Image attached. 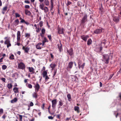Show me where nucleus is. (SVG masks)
Here are the masks:
<instances>
[{
    "instance_id": "f257e3e1",
    "label": "nucleus",
    "mask_w": 121,
    "mask_h": 121,
    "mask_svg": "<svg viewBox=\"0 0 121 121\" xmlns=\"http://www.w3.org/2000/svg\"><path fill=\"white\" fill-rule=\"evenodd\" d=\"M103 56V61L106 64H108L110 60L109 56L108 54H104Z\"/></svg>"
},
{
    "instance_id": "f03ea898",
    "label": "nucleus",
    "mask_w": 121,
    "mask_h": 121,
    "mask_svg": "<svg viewBox=\"0 0 121 121\" xmlns=\"http://www.w3.org/2000/svg\"><path fill=\"white\" fill-rule=\"evenodd\" d=\"M87 15L85 14L84 15L81 20L80 25H84L86 22L87 21Z\"/></svg>"
},
{
    "instance_id": "7ed1b4c3",
    "label": "nucleus",
    "mask_w": 121,
    "mask_h": 121,
    "mask_svg": "<svg viewBox=\"0 0 121 121\" xmlns=\"http://www.w3.org/2000/svg\"><path fill=\"white\" fill-rule=\"evenodd\" d=\"M21 33L20 31H18L17 32V43L16 44L18 46H19L20 45V40L21 37Z\"/></svg>"
},
{
    "instance_id": "20e7f679",
    "label": "nucleus",
    "mask_w": 121,
    "mask_h": 121,
    "mask_svg": "<svg viewBox=\"0 0 121 121\" xmlns=\"http://www.w3.org/2000/svg\"><path fill=\"white\" fill-rule=\"evenodd\" d=\"M18 67L19 69L23 70L25 69L26 66L24 63L21 62L18 64Z\"/></svg>"
},
{
    "instance_id": "39448f33",
    "label": "nucleus",
    "mask_w": 121,
    "mask_h": 121,
    "mask_svg": "<svg viewBox=\"0 0 121 121\" xmlns=\"http://www.w3.org/2000/svg\"><path fill=\"white\" fill-rule=\"evenodd\" d=\"M73 64V63L72 61L69 62L68 67L66 68V69L67 71H70V69L72 68Z\"/></svg>"
},
{
    "instance_id": "423d86ee",
    "label": "nucleus",
    "mask_w": 121,
    "mask_h": 121,
    "mask_svg": "<svg viewBox=\"0 0 121 121\" xmlns=\"http://www.w3.org/2000/svg\"><path fill=\"white\" fill-rule=\"evenodd\" d=\"M35 86H34L35 89V92H38L40 89V86L38 82H36L35 84L34 83Z\"/></svg>"
},
{
    "instance_id": "0eeeda50",
    "label": "nucleus",
    "mask_w": 121,
    "mask_h": 121,
    "mask_svg": "<svg viewBox=\"0 0 121 121\" xmlns=\"http://www.w3.org/2000/svg\"><path fill=\"white\" fill-rule=\"evenodd\" d=\"M52 107L53 108H55L57 103V99H55L52 101Z\"/></svg>"
},
{
    "instance_id": "6e6552de",
    "label": "nucleus",
    "mask_w": 121,
    "mask_h": 121,
    "mask_svg": "<svg viewBox=\"0 0 121 121\" xmlns=\"http://www.w3.org/2000/svg\"><path fill=\"white\" fill-rule=\"evenodd\" d=\"M102 32V29L101 28L97 29L95 30L94 32V33L97 34H100Z\"/></svg>"
},
{
    "instance_id": "1a4fd4ad",
    "label": "nucleus",
    "mask_w": 121,
    "mask_h": 121,
    "mask_svg": "<svg viewBox=\"0 0 121 121\" xmlns=\"http://www.w3.org/2000/svg\"><path fill=\"white\" fill-rule=\"evenodd\" d=\"M121 17L120 15H118V17L115 16L113 17V20L115 22L117 23L119 21V17Z\"/></svg>"
},
{
    "instance_id": "9d476101",
    "label": "nucleus",
    "mask_w": 121,
    "mask_h": 121,
    "mask_svg": "<svg viewBox=\"0 0 121 121\" xmlns=\"http://www.w3.org/2000/svg\"><path fill=\"white\" fill-rule=\"evenodd\" d=\"M89 37L88 35H82L81 36V38L84 41L86 42L87 38Z\"/></svg>"
},
{
    "instance_id": "9b49d317",
    "label": "nucleus",
    "mask_w": 121,
    "mask_h": 121,
    "mask_svg": "<svg viewBox=\"0 0 121 121\" xmlns=\"http://www.w3.org/2000/svg\"><path fill=\"white\" fill-rule=\"evenodd\" d=\"M73 49L72 48H70V49L69 50L67 49V52L69 53V55L70 56H72L73 55Z\"/></svg>"
},
{
    "instance_id": "f8f14e48",
    "label": "nucleus",
    "mask_w": 121,
    "mask_h": 121,
    "mask_svg": "<svg viewBox=\"0 0 121 121\" xmlns=\"http://www.w3.org/2000/svg\"><path fill=\"white\" fill-rule=\"evenodd\" d=\"M58 32L59 34H62L64 33V31L65 30L63 28H61L60 27H59L58 28Z\"/></svg>"
},
{
    "instance_id": "ddd939ff",
    "label": "nucleus",
    "mask_w": 121,
    "mask_h": 121,
    "mask_svg": "<svg viewBox=\"0 0 121 121\" xmlns=\"http://www.w3.org/2000/svg\"><path fill=\"white\" fill-rule=\"evenodd\" d=\"M57 45L58 47V48L59 49L60 51L61 52L62 51L63 49L62 48V45L60 41V44H58Z\"/></svg>"
},
{
    "instance_id": "4468645a",
    "label": "nucleus",
    "mask_w": 121,
    "mask_h": 121,
    "mask_svg": "<svg viewBox=\"0 0 121 121\" xmlns=\"http://www.w3.org/2000/svg\"><path fill=\"white\" fill-rule=\"evenodd\" d=\"M28 69L29 71L31 73V74L34 73L35 69L32 67H28Z\"/></svg>"
},
{
    "instance_id": "2eb2a0df",
    "label": "nucleus",
    "mask_w": 121,
    "mask_h": 121,
    "mask_svg": "<svg viewBox=\"0 0 121 121\" xmlns=\"http://www.w3.org/2000/svg\"><path fill=\"white\" fill-rule=\"evenodd\" d=\"M25 13L26 15L28 16H30L31 14L29 10L28 9H26L25 10Z\"/></svg>"
},
{
    "instance_id": "dca6fc26",
    "label": "nucleus",
    "mask_w": 121,
    "mask_h": 121,
    "mask_svg": "<svg viewBox=\"0 0 121 121\" xmlns=\"http://www.w3.org/2000/svg\"><path fill=\"white\" fill-rule=\"evenodd\" d=\"M4 39H6V40L4 41V43L5 44H7L9 43H10V41L9 39L8 38V37H5L4 38Z\"/></svg>"
},
{
    "instance_id": "f3484780",
    "label": "nucleus",
    "mask_w": 121,
    "mask_h": 121,
    "mask_svg": "<svg viewBox=\"0 0 121 121\" xmlns=\"http://www.w3.org/2000/svg\"><path fill=\"white\" fill-rule=\"evenodd\" d=\"M74 110L76 111L78 113H79L80 112V111H79V108L78 106H75L74 108Z\"/></svg>"
},
{
    "instance_id": "a211bd4d",
    "label": "nucleus",
    "mask_w": 121,
    "mask_h": 121,
    "mask_svg": "<svg viewBox=\"0 0 121 121\" xmlns=\"http://www.w3.org/2000/svg\"><path fill=\"white\" fill-rule=\"evenodd\" d=\"M22 49L24 50L25 52L26 53H28L29 50V48L27 47L25 48L24 46L23 47Z\"/></svg>"
},
{
    "instance_id": "6ab92c4d",
    "label": "nucleus",
    "mask_w": 121,
    "mask_h": 121,
    "mask_svg": "<svg viewBox=\"0 0 121 121\" xmlns=\"http://www.w3.org/2000/svg\"><path fill=\"white\" fill-rule=\"evenodd\" d=\"M46 42H48L47 39L45 37L44 38V40L42 41V45L44 46L45 44V43Z\"/></svg>"
},
{
    "instance_id": "aec40b11",
    "label": "nucleus",
    "mask_w": 121,
    "mask_h": 121,
    "mask_svg": "<svg viewBox=\"0 0 121 121\" xmlns=\"http://www.w3.org/2000/svg\"><path fill=\"white\" fill-rule=\"evenodd\" d=\"M32 95L33 98L36 99L37 98L38 94L36 92H34L32 94Z\"/></svg>"
},
{
    "instance_id": "412c9836",
    "label": "nucleus",
    "mask_w": 121,
    "mask_h": 121,
    "mask_svg": "<svg viewBox=\"0 0 121 121\" xmlns=\"http://www.w3.org/2000/svg\"><path fill=\"white\" fill-rule=\"evenodd\" d=\"M42 75L43 78H44L47 75V72L46 71H44L43 72Z\"/></svg>"
},
{
    "instance_id": "4be33fe9",
    "label": "nucleus",
    "mask_w": 121,
    "mask_h": 121,
    "mask_svg": "<svg viewBox=\"0 0 121 121\" xmlns=\"http://www.w3.org/2000/svg\"><path fill=\"white\" fill-rule=\"evenodd\" d=\"M18 88L17 87H14L13 89V90L15 93H17L18 92Z\"/></svg>"
},
{
    "instance_id": "5701e85b",
    "label": "nucleus",
    "mask_w": 121,
    "mask_h": 121,
    "mask_svg": "<svg viewBox=\"0 0 121 121\" xmlns=\"http://www.w3.org/2000/svg\"><path fill=\"white\" fill-rule=\"evenodd\" d=\"M20 22L21 23H24L27 25H28L30 24V23L29 22L25 21L23 19H22V20H21Z\"/></svg>"
},
{
    "instance_id": "b1692460",
    "label": "nucleus",
    "mask_w": 121,
    "mask_h": 121,
    "mask_svg": "<svg viewBox=\"0 0 121 121\" xmlns=\"http://www.w3.org/2000/svg\"><path fill=\"white\" fill-rule=\"evenodd\" d=\"M44 3L46 6H48L49 4V2L48 0H44Z\"/></svg>"
},
{
    "instance_id": "393cba45",
    "label": "nucleus",
    "mask_w": 121,
    "mask_h": 121,
    "mask_svg": "<svg viewBox=\"0 0 121 121\" xmlns=\"http://www.w3.org/2000/svg\"><path fill=\"white\" fill-rule=\"evenodd\" d=\"M92 41V40L91 39H89L87 41V45H89L91 44Z\"/></svg>"
},
{
    "instance_id": "a878e982",
    "label": "nucleus",
    "mask_w": 121,
    "mask_h": 121,
    "mask_svg": "<svg viewBox=\"0 0 121 121\" xmlns=\"http://www.w3.org/2000/svg\"><path fill=\"white\" fill-rule=\"evenodd\" d=\"M17 98H15L11 100V103H13L16 102L17 101Z\"/></svg>"
},
{
    "instance_id": "bb28decb",
    "label": "nucleus",
    "mask_w": 121,
    "mask_h": 121,
    "mask_svg": "<svg viewBox=\"0 0 121 121\" xmlns=\"http://www.w3.org/2000/svg\"><path fill=\"white\" fill-rule=\"evenodd\" d=\"M44 5L43 3L40 4L39 5V8L42 10H43Z\"/></svg>"
},
{
    "instance_id": "cd10ccee",
    "label": "nucleus",
    "mask_w": 121,
    "mask_h": 121,
    "mask_svg": "<svg viewBox=\"0 0 121 121\" xmlns=\"http://www.w3.org/2000/svg\"><path fill=\"white\" fill-rule=\"evenodd\" d=\"M56 65L55 64H52L50 65V66L52 69H54V68L55 67Z\"/></svg>"
},
{
    "instance_id": "c85d7f7f",
    "label": "nucleus",
    "mask_w": 121,
    "mask_h": 121,
    "mask_svg": "<svg viewBox=\"0 0 121 121\" xmlns=\"http://www.w3.org/2000/svg\"><path fill=\"white\" fill-rule=\"evenodd\" d=\"M43 10L44 11V12L46 13L48 12V9L47 7H45L43 9Z\"/></svg>"
},
{
    "instance_id": "c756f323",
    "label": "nucleus",
    "mask_w": 121,
    "mask_h": 121,
    "mask_svg": "<svg viewBox=\"0 0 121 121\" xmlns=\"http://www.w3.org/2000/svg\"><path fill=\"white\" fill-rule=\"evenodd\" d=\"M67 97L68 98L69 101H70L71 100V96L70 94H69L67 95Z\"/></svg>"
},
{
    "instance_id": "7c9ffc66",
    "label": "nucleus",
    "mask_w": 121,
    "mask_h": 121,
    "mask_svg": "<svg viewBox=\"0 0 121 121\" xmlns=\"http://www.w3.org/2000/svg\"><path fill=\"white\" fill-rule=\"evenodd\" d=\"M13 86V85L11 83H8L7 84V87L9 89L11 88Z\"/></svg>"
},
{
    "instance_id": "2f4dec72",
    "label": "nucleus",
    "mask_w": 121,
    "mask_h": 121,
    "mask_svg": "<svg viewBox=\"0 0 121 121\" xmlns=\"http://www.w3.org/2000/svg\"><path fill=\"white\" fill-rule=\"evenodd\" d=\"M30 36V33H25V37L27 38H29Z\"/></svg>"
},
{
    "instance_id": "473e14b6",
    "label": "nucleus",
    "mask_w": 121,
    "mask_h": 121,
    "mask_svg": "<svg viewBox=\"0 0 121 121\" xmlns=\"http://www.w3.org/2000/svg\"><path fill=\"white\" fill-rule=\"evenodd\" d=\"M63 105V101L61 99H60L59 102V105L60 106H62Z\"/></svg>"
},
{
    "instance_id": "72a5a7b5",
    "label": "nucleus",
    "mask_w": 121,
    "mask_h": 121,
    "mask_svg": "<svg viewBox=\"0 0 121 121\" xmlns=\"http://www.w3.org/2000/svg\"><path fill=\"white\" fill-rule=\"evenodd\" d=\"M82 63V61L81 60H79L78 61V67L79 69L80 68V65Z\"/></svg>"
},
{
    "instance_id": "f704fd0d",
    "label": "nucleus",
    "mask_w": 121,
    "mask_h": 121,
    "mask_svg": "<svg viewBox=\"0 0 121 121\" xmlns=\"http://www.w3.org/2000/svg\"><path fill=\"white\" fill-rule=\"evenodd\" d=\"M14 56L13 54H11V55L10 56L9 58L10 59L13 60L14 59Z\"/></svg>"
},
{
    "instance_id": "c9c22d12",
    "label": "nucleus",
    "mask_w": 121,
    "mask_h": 121,
    "mask_svg": "<svg viewBox=\"0 0 121 121\" xmlns=\"http://www.w3.org/2000/svg\"><path fill=\"white\" fill-rule=\"evenodd\" d=\"M82 3V2H81L80 1H78L77 2V5L79 7H81V5Z\"/></svg>"
},
{
    "instance_id": "e433bc0d",
    "label": "nucleus",
    "mask_w": 121,
    "mask_h": 121,
    "mask_svg": "<svg viewBox=\"0 0 121 121\" xmlns=\"http://www.w3.org/2000/svg\"><path fill=\"white\" fill-rule=\"evenodd\" d=\"M18 115H19V120L20 121H22V116L21 115H20V114H18Z\"/></svg>"
},
{
    "instance_id": "4c0bfd02",
    "label": "nucleus",
    "mask_w": 121,
    "mask_h": 121,
    "mask_svg": "<svg viewBox=\"0 0 121 121\" xmlns=\"http://www.w3.org/2000/svg\"><path fill=\"white\" fill-rule=\"evenodd\" d=\"M51 9L50 11L51 13H54V11L53 10V6H51Z\"/></svg>"
},
{
    "instance_id": "58836bf2",
    "label": "nucleus",
    "mask_w": 121,
    "mask_h": 121,
    "mask_svg": "<svg viewBox=\"0 0 121 121\" xmlns=\"http://www.w3.org/2000/svg\"><path fill=\"white\" fill-rule=\"evenodd\" d=\"M7 66L5 65H4L2 66V68L3 69L5 70L7 68Z\"/></svg>"
},
{
    "instance_id": "ea45409f",
    "label": "nucleus",
    "mask_w": 121,
    "mask_h": 121,
    "mask_svg": "<svg viewBox=\"0 0 121 121\" xmlns=\"http://www.w3.org/2000/svg\"><path fill=\"white\" fill-rule=\"evenodd\" d=\"M15 17L16 18H17V17H20V15L18 13H15Z\"/></svg>"
},
{
    "instance_id": "a19ab883",
    "label": "nucleus",
    "mask_w": 121,
    "mask_h": 121,
    "mask_svg": "<svg viewBox=\"0 0 121 121\" xmlns=\"http://www.w3.org/2000/svg\"><path fill=\"white\" fill-rule=\"evenodd\" d=\"M54 0H50L51 6H53Z\"/></svg>"
},
{
    "instance_id": "79ce46f5",
    "label": "nucleus",
    "mask_w": 121,
    "mask_h": 121,
    "mask_svg": "<svg viewBox=\"0 0 121 121\" xmlns=\"http://www.w3.org/2000/svg\"><path fill=\"white\" fill-rule=\"evenodd\" d=\"M45 30L44 28H42L41 30L42 33L44 34L45 33Z\"/></svg>"
},
{
    "instance_id": "37998d69",
    "label": "nucleus",
    "mask_w": 121,
    "mask_h": 121,
    "mask_svg": "<svg viewBox=\"0 0 121 121\" xmlns=\"http://www.w3.org/2000/svg\"><path fill=\"white\" fill-rule=\"evenodd\" d=\"M36 47L37 49H41V47L37 45H36Z\"/></svg>"
},
{
    "instance_id": "c03bdc74",
    "label": "nucleus",
    "mask_w": 121,
    "mask_h": 121,
    "mask_svg": "<svg viewBox=\"0 0 121 121\" xmlns=\"http://www.w3.org/2000/svg\"><path fill=\"white\" fill-rule=\"evenodd\" d=\"M48 38L49 40L50 41H52V38L51 35H48Z\"/></svg>"
},
{
    "instance_id": "a18cd8bd",
    "label": "nucleus",
    "mask_w": 121,
    "mask_h": 121,
    "mask_svg": "<svg viewBox=\"0 0 121 121\" xmlns=\"http://www.w3.org/2000/svg\"><path fill=\"white\" fill-rule=\"evenodd\" d=\"M27 87L31 89L32 88V86L31 84H28Z\"/></svg>"
},
{
    "instance_id": "49530a36",
    "label": "nucleus",
    "mask_w": 121,
    "mask_h": 121,
    "mask_svg": "<svg viewBox=\"0 0 121 121\" xmlns=\"http://www.w3.org/2000/svg\"><path fill=\"white\" fill-rule=\"evenodd\" d=\"M39 25L40 27L43 26V22L42 21H40L39 23Z\"/></svg>"
},
{
    "instance_id": "de8ad7c7",
    "label": "nucleus",
    "mask_w": 121,
    "mask_h": 121,
    "mask_svg": "<svg viewBox=\"0 0 121 121\" xmlns=\"http://www.w3.org/2000/svg\"><path fill=\"white\" fill-rule=\"evenodd\" d=\"M7 6H5L3 8V10L4 11H6L7 10Z\"/></svg>"
},
{
    "instance_id": "09e8293b",
    "label": "nucleus",
    "mask_w": 121,
    "mask_h": 121,
    "mask_svg": "<svg viewBox=\"0 0 121 121\" xmlns=\"http://www.w3.org/2000/svg\"><path fill=\"white\" fill-rule=\"evenodd\" d=\"M85 63H84L82 65H80V68H82V69H83L84 66H85Z\"/></svg>"
},
{
    "instance_id": "8fccbe9b",
    "label": "nucleus",
    "mask_w": 121,
    "mask_h": 121,
    "mask_svg": "<svg viewBox=\"0 0 121 121\" xmlns=\"http://www.w3.org/2000/svg\"><path fill=\"white\" fill-rule=\"evenodd\" d=\"M25 8L26 9H29L30 8V6L28 5H26L25 6Z\"/></svg>"
},
{
    "instance_id": "3c124183",
    "label": "nucleus",
    "mask_w": 121,
    "mask_h": 121,
    "mask_svg": "<svg viewBox=\"0 0 121 121\" xmlns=\"http://www.w3.org/2000/svg\"><path fill=\"white\" fill-rule=\"evenodd\" d=\"M7 44V48H8L9 47H10L11 46V44L10 43H9L8 44Z\"/></svg>"
},
{
    "instance_id": "603ef678",
    "label": "nucleus",
    "mask_w": 121,
    "mask_h": 121,
    "mask_svg": "<svg viewBox=\"0 0 121 121\" xmlns=\"http://www.w3.org/2000/svg\"><path fill=\"white\" fill-rule=\"evenodd\" d=\"M54 74H53V76H54L56 74V72H57V69H54Z\"/></svg>"
},
{
    "instance_id": "864d4df0",
    "label": "nucleus",
    "mask_w": 121,
    "mask_h": 121,
    "mask_svg": "<svg viewBox=\"0 0 121 121\" xmlns=\"http://www.w3.org/2000/svg\"><path fill=\"white\" fill-rule=\"evenodd\" d=\"M14 22L15 23H16L17 24H18L19 22V21L18 19H17L16 20H15L14 21Z\"/></svg>"
},
{
    "instance_id": "5fc2aeb1",
    "label": "nucleus",
    "mask_w": 121,
    "mask_h": 121,
    "mask_svg": "<svg viewBox=\"0 0 121 121\" xmlns=\"http://www.w3.org/2000/svg\"><path fill=\"white\" fill-rule=\"evenodd\" d=\"M3 110L2 108L0 109V115L1 114L3 113Z\"/></svg>"
},
{
    "instance_id": "6e6d98bb",
    "label": "nucleus",
    "mask_w": 121,
    "mask_h": 121,
    "mask_svg": "<svg viewBox=\"0 0 121 121\" xmlns=\"http://www.w3.org/2000/svg\"><path fill=\"white\" fill-rule=\"evenodd\" d=\"M44 78H45V80H47L49 78L48 77V75L45 76Z\"/></svg>"
},
{
    "instance_id": "4d7b16f0",
    "label": "nucleus",
    "mask_w": 121,
    "mask_h": 121,
    "mask_svg": "<svg viewBox=\"0 0 121 121\" xmlns=\"http://www.w3.org/2000/svg\"><path fill=\"white\" fill-rule=\"evenodd\" d=\"M114 75V74H111V75H110V77L109 78V79H111L112 78V77L113 76V75Z\"/></svg>"
},
{
    "instance_id": "13d9d810",
    "label": "nucleus",
    "mask_w": 121,
    "mask_h": 121,
    "mask_svg": "<svg viewBox=\"0 0 121 121\" xmlns=\"http://www.w3.org/2000/svg\"><path fill=\"white\" fill-rule=\"evenodd\" d=\"M119 10L120 11V12L119 13V14L120 17H121V7H120L119 9Z\"/></svg>"
},
{
    "instance_id": "bf43d9fd",
    "label": "nucleus",
    "mask_w": 121,
    "mask_h": 121,
    "mask_svg": "<svg viewBox=\"0 0 121 121\" xmlns=\"http://www.w3.org/2000/svg\"><path fill=\"white\" fill-rule=\"evenodd\" d=\"M1 80L2 81L4 82H5L6 79L4 78H2L1 79Z\"/></svg>"
},
{
    "instance_id": "052dcab7",
    "label": "nucleus",
    "mask_w": 121,
    "mask_h": 121,
    "mask_svg": "<svg viewBox=\"0 0 121 121\" xmlns=\"http://www.w3.org/2000/svg\"><path fill=\"white\" fill-rule=\"evenodd\" d=\"M50 55L51 56V58L52 59H53L54 58V56H53V55H52V54L51 53L50 54Z\"/></svg>"
},
{
    "instance_id": "680f3d73",
    "label": "nucleus",
    "mask_w": 121,
    "mask_h": 121,
    "mask_svg": "<svg viewBox=\"0 0 121 121\" xmlns=\"http://www.w3.org/2000/svg\"><path fill=\"white\" fill-rule=\"evenodd\" d=\"M44 106H45V104L44 103H43V104L42 106H41V108L43 109H44Z\"/></svg>"
},
{
    "instance_id": "e2e57ef3",
    "label": "nucleus",
    "mask_w": 121,
    "mask_h": 121,
    "mask_svg": "<svg viewBox=\"0 0 121 121\" xmlns=\"http://www.w3.org/2000/svg\"><path fill=\"white\" fill-rule=\"evenodd\" d=\"M30 106H33L34 104L32 102H31L30 103Z\"/></svg>"
},
{
    "instance_id": "0e129e2a",
    "label": "nucleus",
    "mask_w": 121,
    "mask_h": 121,
    "mask_svg": "<svg viewBox=\"0 0 121 121\" xmlns=\"http://www.w3.org/2000/svg\"><path fill=\"white\" fill-rule=\"evenodd\" d=\"M48 119H52V120L53 119V117H52L51 116H49V117H48Z\"/></svg>"
},
{
    "instance_id": "69168bd1",
    "label": "nucleus",
    "mask_w": 121,
    "mask_h": 121,
    "mask_svg": "<svg viewBox=\"0 0 121 121\" xmlns=\"http://www.w3.org/2000/svg\"><path fill=\"white\" fill-rule=\"evenodd\" d=\"M24 2L26 3L30 4V2L28 0H25Z\"/></svg>"
},
{
    "instance_id": "338daca9",
    "label": "nucleus",
    "mask_w": 121,
    "mask_h": 121,
    "mask_svg": "<svg viewBox=\"0 0 121 121\" xmlns=\"http://www.w3.org/2000/svg\"><path fill=\"white\" fill-rule=\"evenodd\" d=\"M6 117V116L5 114H4L2 117V118L4 119H5Z\"/></svg>"
},
{
    "instance_id": "774afa93",
    "label": "nucleus",
    "mask_w": 121,
    "mask_h": 121,
    "mask_svg": "<svg viewBox=\"0 0 121 121\" xmlns=\"http://www.w3.org/2000/svg\"><path fill=\"white\" fill-rule=\"evenodd\" d=\"M42 44V43H38L36 45H37L40 46Z\"/></svg>"
}]
</instances>
